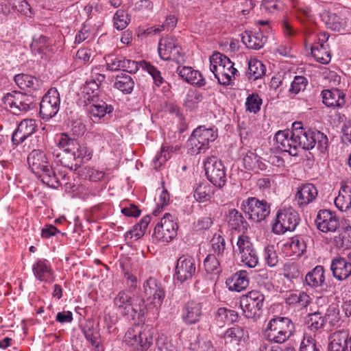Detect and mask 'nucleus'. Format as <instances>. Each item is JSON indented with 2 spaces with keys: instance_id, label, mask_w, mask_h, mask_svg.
Segmentation results:
<instances>
[{
  "instance_id": "nucleus-40",
  "label": "nucleus",
  "mask_w": 351,
  "mask_h": 351,
  "mask_svg": "<svg viewBox=\"0 0 351 351\" xmlns=\"http://www.w3.org/2000/svg\"><path fill=\"white\" fill-rule=\"evenodd\" d=\"M334 245L340 250L351 248V226H347L339 231L333 239Z\"/></svg>"
},
{
  "instance_id": "nucleus-17",
  "label": "nucleus",
  "mask_w": 351,
  "mask_h": 351,
  "mask_svg": "<svg viewBox=\"0 0 351 351\" xmlns=\"http://www.w3.org/2000/svg\"><path fill=\"white\" fill-rule=\"evenodd\" d=\"M114 304L119 313L134 318L136 315H141L143 309L140 305H136L132 300V297L126 291H120L114 299Z\"/></svg>"
},
{
  "instance_id": "nucleus-62",
  "label": "nucleus",
  "mask_w": 351,
  "mask_h": 351,
  "mask_svg": "<svg viewBox=\"0 0 351 351\" xmlns=\"http://www.w3.org/2000/svg\"><path fill=\"white\" fill-rule=\"evenodd\" d=\"M317 132L319 134V138L315 137L314 139L315 147L321 153H325L328 147V139L326 134L317 130Z\"/></svg>"
},
{
  "instance_id": "nucleus-41",
  "label": "nucleus",
  "mask_w": 351,
  "mask_h": 351,
  "mask_svg": "<svg viewBox=\"0 0 351 351\" xmlns=\"http://www.w3.org/2000/svg\"><path fill=\"white\" fill-rule=\"evenodd\" d=\"M238 315L233 310L226 308H219L215 315L216 324L219 327H223L226 323H232L237 319Z\"/></svg>"
},
{
  "instance_id": "nucleus-24",
  "label": "nucleus",
  "mask_w": 351,
  "mask_h": 351,
  "mask_svg": "<svg viewBox=\"0 0 351 351\" xmlns=\"http://www.w3.org/2000/svg\"><path fill=\"white\" fill-rule=\"evenodd\" d=\"M160 57L164 60L176 58L179 54L178 46L172 37H167L160 40L158 48Z\"/></svg>"
},
{
  "instance_id": "nucleus-47",
  "label": "nucleus",
  "mask_w": 351,
  "mask_h": 351,
  "mask_svg": "<svg viewBox=\"0 0 351 351\" xmlns=\"http://www.w3.org/2000/svg\"><path fill=\"white\" fill-rule=\"evenodd\" d=\"M113 111V107L108 105L105 102L98 104H92L88 108V112L93 117L101 118L106 114H110Z\"/></svg>"
},
{
  "instance_id": "nucleus-6",
  "label": "nucleus",
  "mask_w": 351,
  "mask_h": 351,
  "mask_svg": "<svg viewBox=\"0 0 351 351\" xmlns=\"http://www.w3.org/2000/svg\"><path fill=\"white\" fill-rule=\"evenodd\" d=\"M265 295L260 291L252 290L240 298L243 315L248 319L256 320L262 314Z\"/></svg>"
},
{
  "instance_id": "nucleus-59",
  "label": "nucleus",
  "mask_w": 351,
  "mask_h": 351,
  "mask_svg": "<svg viewBox=\"0 0 351 351\" xmlns=\"http://www.w3.org/2000/svg\"><path fill=\"white\" fill-rule=\"evenodd\" d=\"M264 259L266 264L271 267L276 266L278 262L277 254L274 246H268L264 249Z\"/></svg>"
},
{
  "instance_id": "nucleus-16",
  "label": "nucleus",
  "mask_w": 351,
  "mask_h": 351,
  "mask_svg": "<svg viewBox=\"0 0 351 351\" xmlns=\"http://www.w3.org/2000/svg\"><path fill=\"white\" fill-rule=\"evenodd\" d=\"M145 296L156 306H160L165 297V288L160 281L149 277L143 283Z\"/></svg>"
},
{
  "instance_id": "nucleus-52",
  "label": "nucleus",
  "mask_w": 351,
  "mask_h": 351,
  "mask_svg": "<svg viewBox=\"0 0 351 351\" xmlns=\"http://www.w3.org/2000/svg\"><path fill=\"white\" fill-rule=\"evenodd\" d=\"M326 322L332 325H336L340 320L339 308L337 304H330L326 312L325 316L324 317Z\"/></svg>"
},
{
  "instance_id": "nucleus-11",
  "label": "nucleus",
  "mask_w": 351,
  "mask_h": 351,
  "mask_svg": "<svg viewBox=\"0 0 351 351\" xmlns=\"http://www.w3.org/2000/svg\"><path fill=\"white\" fill-rule=\"evenodd\" d=\"M204 169L208 180L215 186L222 188L226 182V168L222 162L215 156L206 158Z\"/></svg>"
},
{
  "instance_id": "nucleus-58",
  "label": "nucleus",
  "mask_w": 351,
  "mask_h": 351,
  "mask_svg": "<svg viewBox=\"0 0 351 351\" xmlns=\"http://www.w3.org/2000/svg\"><path fill=\"white\" fill-rule=\"evenodd\" d=\"M12 8H16L21 14L31 16L32 12L29 4L26 0H8Z\"/></svg>"
},
{
  "instance_id": "nucleus-63",
  "label": "nucleus",
  "mask_w": 351,
  "mask_h": 351,
  "mask_svg": "<svg viewBox=\"0 0 351 351\" xmlns=\"http://www.w3.org/2000/svg\"><path fill=\"white\" fill-rule=\"evenodd\" d=\"M300 351H319L316 341L311 337H304L300 346Z\"/></svg>"
},
{
  "instance_id": "nucleus-60",
  "label": "nucleus",
  "mask_w": 351,
  "mask_h": 351,
  "mask_svg": "<svg viewBox=\"0 0 351 351\" xmlns=\"http://www.w3.org/2000/svg\"><path fill=\"white\" fill-rule=\"evenodd\" d=\"M170 157L169 147H162L160 152L156 155L153 160L155 168L160 167L162 164L166 162Z\"/></svg>"
},
{
  "instance_id": "nucleus-12",
  "label": "nucleus",
  "mask_w": 351,
  "mask_h": 351,
  "mask_svg": "<svg viewBox=\"0 0 351 351\" xmlns=\"http://www.w3.org/2000/svg\"><path fill=\"white\" fill-rule=\"evenodd\" d=\"M60 98L56 88H50L40 103L39 115L44 120L55 117L60 110Z\"/></svg>"
},
{
  "instance_id": "nucleus-34",
  "label": "nucleus",
  "mask_w": 351,
  "mask_h": 351,
  "mask_svg": "<svg viewBox=\"0 0 351 351\" xmlns=\"http://www.w3.org/2000/svg\"><path fill=\"white\" fill-rule=\"evenodd\" d=\"M335 204L341 211L351 208V184L341 186L338 196L335 199Z\"/></svg>"
},
{
  "instance_id": "nucleus-51",
  "label": "nucleus",
  "mask_w": 351,
  "mask_h": 351,
  "mask_svg": "<svg viewBox=\"0 0 351 351\" xmlns=\"http://www.w3.org/2000/svg\"><path fill=\"white\" fill-rule=\"evenodd\" d=\"M325 322V319L322 313L315 312L308 315L306 324L311 330L317 331L324 326Z\"/></svg>"
},
{
  "instance_id": "nucleus-54",
  "label": "nucleus",
  "mask_w": 351,
  "mask_h": 351,
  "mask_svg": "<svg viewBox=\"0 0 351 351\" xmlns=\"http://www.w3.org/2000/svg\"><path fill=\"white\" fill-rule=\"evenodd\" d=\"M193 346L195 351H215L211 341L205 336H198Z\"/></svg>"
},
{
  "instance_id": "nucleus-31",
  "label": "nucleus",
  "mask_w": 351,
  "mask_h": 351,
  "mask_svg": "<svg viewBox=\"0 0 351 351\" xmlns=\"http://www.w3.org/2000/svg\"><path fill=\"white\" fill-rule=\"evenodd\" d=\"M14 82L21 89L28 91L37 90L43 85V82L37 77L23 73L15 75Z\"/></svg>"
},
{
  "instance_id": "nucleus-7",
  "label": "nucleus",
  "mask_w": 351,
  "mask_h": 351,
  "mask_svg": "<svg viewBox=\"0 0 351 351\" xmlns=\"http://www.w3.org/2000/svg\"><path fill=\"white\" fill-rule=\"evenodd\" d=\"M33 98L20 91L8 93L3 98L2 102L6 108L15 115H20L28 112L33 108Z\"/></svg>"
},
{
  "instance_id": "nucleus-56",
  "label": "nucleus",
  "mask_w": 351,
  "mask_h": 351,
  "mask_svg": "<svg viewBox=\"0 0 351 351\" xmlns=\"http://www.w3.org/2000/svg\"><path fill=\"white\" fill-rule=\"evenodd\" d=\"M114 26L118 30L124 29L128 25V14L122 10L116 12L113 17Z\"/></svg>"
},
{
  "instance_id": "nucleus-14",
  "label": "nucleus",
  "mask_w": 351,
  "mask_h": 351,
  "mask_svg": "<svg viewBox=\"0 0 351 351\" xmlns=\"http://www.w3.org/2000/svg\"><path fill=\"white\" fill-rule=\"evenodd\" d=\"M152 336L145 330L142 326L136 325L130 328L124 337L125 342L131 346L141 348L142 351L147 350L152 343Z\"/></svg>"
},
{
  "instance_id": "nucleus-9",
  "label": "nucleus",
  "mask_w": 351,
  "mask_h": 351,
  "mask_svg": "<svg viewBox=\"0 0 351 351\" xmlns=\"http://www.w3.org/2000/svg\"><path fill=\"white\" fill-rule=\"evenodd\" d=\"M241 209L254 222H261L270 214V204L265 199L250 197L243 200Z\"/></svg>"
},
{
  "instance_id": "nucleus-10",
  "label": "nucleus",
  "mask_w": 351,
  "mask_h": 351,
  "mask_svg": "<svg viewBox=\"0 0 351 351\" xmlns=\"http://www.w3.org/2000/svg\"><path fill=\"white\" fill-rule=\"evenodd\" d=\"M178 226L173 217L166 213L154 228L153 239L156 242H170L177 235Z\"/></svg>"
},
{
  "instance_id": "nucleus-4",
  "label": "nucleus",
  "mask_w": 351,
  "mask_h": 351,
  "mask_svg": "<svg viewBox=\"0 0 351 351\" xmlns=\"http://www.w3.org/2000/svg\"><path fill=\"white\" fill-rule=\"evenodd\" d=\"M294 331V324L289 318L276 317L268 322L265 336L269 341L282 343L290 338Z\"/></svg>"
},
{
  "instance_id": "nucleus-21",
  "label": "nucleus",
  "mask_w": 351,
  "mask_h": 351,
  "mask_svg": "<svg viewBox=\"0 0 351 351\" xmlns=\"http://www.w3.org/2000/svg\"><path fill=\"white\" fill-rule=\"evenodd\" d=\"M317 195V189L313 184H302L297 188L295 200L299 207L304 208L314 202Z\"/></svg>"
},
{
  "instance_id": "nucleus-23",
  "label": "nucleus",
  "mask_w": 351,
  "mask_h": 351,
  "mask_svg": "<svg viewBox=\"0 0 351 351\" xmlns=\"http://www.w3.org/2000/svg\"><path fill=\"white\" fill-rule=\"evenodd\" d=\"M295 141L298 145V149L309 150L315 147L313 138H319V134L316 130H295Z\"/></svg>"
},
{
  "instance_id": "nucleus-2",
  "label": "nucleus",
  "mask_w": 351,
  "mask_h": 351,
  "mask_svg": "<svg viewBox=\"0 0 351 351\" xmlns=\"http://www.w3.org/2000/svg\"><path fill=\"white\" fill-rule=\"evenodd\" d=\"M27 162L32 171L44 184L51 188L58 187L60 181L44 152L40 149H34L28 155Z\"/></svg>"
},
{
  "instance_id": "nucleus-37",
  "label": "nucleus",
  "mask_w": 351,
  "mask_h": 351,
  "mask_svg": "<svg viewBox=\"0 0 351 351\" xmlns=\"http://www.w3.org/2000/svg\"><path fill=\"white\" fill-rule=\"evenodd\" d=\"M210 246L213 254H215L219 259H227L228 252L226 247V240L223 236L215 234L210 239Z\"/></svg>"
},
{
  "instance_id": "nucleus-55",
  "label": "nucleus",
  "mask_w": 351,
  "mask_h": 351,
  "mask_svg": "<svg viewBox=\"0 0 351 351\" xmlns=\"http://www.w3.org/2000/svg\"><path fill=\"white\" fill-rule=\"evenodd\" d=\"M261 104L262 99L256 94L249 95L245 102L247 110L254 114L260 110Z\"/></svg>"
},
{
  "instance_id": "nucleus-42",
  "label": "nucleus",
  "mask_w": 351,
  "mask_h": 351,
  "mask_svg": "<svg viewBox=\"0 0 351 351\" xmlns=\"http://www.w3.org/2000/svg\"><path fill=\"white\" fill-rule=\"evenodd\" d=\"M225 259H219L215 254H209L204 261V266L207 273L219 275L221 272V262Z\"/></svg>"
},
{
  "instance_id": "nucleus-13",
  "label": "nucleus",
  "mask_w": 351,
  "mask_h": 351,
  "mask_svg": "<svg viewBox=\"0 0 351 351\" xmlns=\"http://www.w3.org/2000/svg\"><path fill=\"white\" fill-rule=\"evenodd\" d=\"M237 246L241 262L250 268L255 267L258 263V256L250 238L245 233L243 232L239 236Z\"/></svg>"
},
{
  "instance_id": "nucleus-50",
  "label": "nucleus",
  "mask_w": 351,
  "mask_h": 351,
  "mask_svg": "<svg viewBox=\"0 0 351 351\" xmlns=\"http://www.w3.org/2000/svg\"><path fill=\"white\" fill-rule=\"evenodd\" d=\"M140 65L143 70L147 71L152 77L154 84L157 86H160L163 83L164 79L161 75L160 71L151 64L150 62L143 60L140 62Z\"/></svg>"
},
{
  "instance_id": "nucleus-53",
  "label": "nucleus",
  "mask_w": 351,
  "mask_h": 351,
  "mask_svg": "<svg viewBox=\"0 0 351 351\" xmlns=\"http://www.w3.org/2000/svg\"><path fill=\"white\" fill-rule=\"evenodd\" d=\"M83 93L86 95V99L88 101H94L95 98L97 97L99 93V85L96 81L86 82L84 88Z\"/></svg>"
},
{
  "instance_id": "nucleus-61",
  "label": "nucleus",
  "mask_w": 351,
  "mask_h": 351,
  "mask_svg": "<svg viewBox=\"0 0 351 351\" xmlns=\"http://www.w3.org/2000/svg\"><path fill=\"white\" fill-rule=\"evenodd\" d=\"M306 79L303 76H295L291 82L289 91L295 95L300 90H304L306 86Z\"/></svg>"
},
{
  "instance_id": "nucleus-48",
  "label": "nucleus",
  "mask_w": 351,
  "mask_h": 351,
  "mask_svg": "<svg viewBox=\"0 0 351 351\" xmlns=\"http://www.w3.org/2000/svg\"><path fill=\"white\" fill-rule=\"evenodd\" d=\"M286 246H289L293 254L298 257L303 254L306 247L304 239L299 236L292 237Z\"/></svg>"
},
{
  "instance_id": "nucleus-1",
  "label": "nucleus",
  "mask_w": 351,
  "mask_h": 351,
  "mask_svg": "<svg viewBox=\"0 0 351 351\" xmlns=\"http://www.w3.org/2000/svg\"><path fill=\"white\" fill-rule=\"evenodd\" d=\"M56 141L57 145L62 149L57 157H60L59 161L64 167L71 169L73 166L77 168L92 158V150L84 145L79 144L76 139L71 138L66 133L58 135Z\"/></svg>"
},
{
  "instance_id": "nucleus-22",
  "label": "nucleus",
  "mask_w": 351,
  "mask_h": 351,
  "mask_svg": "<svg viewBox=\"0 0 351 351\" xmlns=\"http://www.w3.org/2000/svg\"><path fill=\"white\" fill-rule=\"evenodd\" d=\"M202 315V304L193 300L186 302L182 310V319L186 324H194L198 322Z\"/></svg>"
},
{
  "instance_id": "nucleus-44",
  "label": "nucleus",
  "mask_w": 351,
  "mask_h": 351,
  "mask_svg": "<svg viewBox=\"0 0 351 351\" xmlns=\"http://www.w3.org/2000/svg\"><path fill=\"white\" fill-rule=\"evenodd\" d=\"M134 86V82L131 76L125 74L117 75L115 80L114 87L123 93H130Z\"/></svg>"
},
{
  "instance_id": "nucleus-45",
  "label": "nucleus",
  "mask_w": 351,
  "mask_h": 351,
  "mask_svg": "<svg viewBox=\"0 0 351 351\" xmlns=\"http://www.w3.org/2000/svg\"><path fill=\"white\" fill-rule=\"evenodd\" d=\"M328 49V45H313L311 47V54L318 62L328 64L330 61Z\"/></svg>"
},
{
  "instance_id": "nucleus-49",
  "label": "nucleus",
  "mask_w": 351,
  "mask_h": 351,
  "mask_svg": "<svg viewBox=\"0 0 351 351\" xmlns=\"http://www.w3.org/2000/svg\"><path fill=\"white\" fill-rule=\"evenodd\" d=\"M212 189L208 184H199L194 192V197L199 202H205L211 198Z\"/></svg>"
},
{
  "instance_id": "nucleus-29",
  "label": "nucleus",
  "mask_w": 351,
  "mask_h": 351,
  "mask_svg": "<svg viewBox=\"0 0 351 351\" xmlns=\"http://www.w3.org/2000/svg\"><path fill=\"white\" fill-rule=\"evenodd\" d=\"M241 40L247 48L258 50L264 46L267 38L260 30L254 32L245 31L241 34Z\"/></svg>"
},
{
  "instance_id": "nucleus-36",
  "label": "nucleus",
  "mask_w": 351,
  "mask_h": 351,
  "mask_svg": "<svg viewBox=\"0 0 351 351\" xmlns=\"http://www.w3.org/2000/svg\"><path fill=\"white\" fill-rule=\"evenodd\" d=\"M32 52L38 54L41 58L49 55L51 49V42L45 36H40L37 38H34L30 45Z\"/></svg>"
},
{
  "instance_id": "nucleus-19",
  "label": "nucleus",
  "mask_w": 351,
  "mask_h": 351,
  "mask_svg": "<svg viewBox=\"0 0 351 351\" xmlns=\"http://www.w3.org/2000/svg\"><path fill=\"white\" fill-rule=\"evenodd\" d=\"M295 131H278L274 136L277 148L281 152H288L291 156H297L298 145L295 141Z\"/></svg>"
},
{
  "instance_id": "nucleus-43",
  "label": "nucleus",
  "mask_w": 351,
  "mask_h": 351,
  "mask_svg": "<svg viewBox=\"0 0 351 351\" xmlns=\"http://www.w3.org/2000/svg\"><path fill=\"white\" fill-rule=\"evenodd\" d=\"M265 66L256 59H250L248 62V77L253 80L261 78L265 73Z\"/></svg>"
},
{
  "instance_id": "nucleus-33",
  "label": "nucleus",
  "mask_w": 351,
  "mask_h": 351,
  "mask_svg": "<svg viewBox=\"0 0 351 351\" xmlns=\"http://www.w3.org/2000/svg\"><path fill=\"white\" fill-rule=\"evenodd\" d=\"M228 223L232 229L241 231L243 233H245L249 228V224L243 215L234 208L228 211Z\"/></svg>"
},
{
  "instance_id": "nucleus-28",
  "label": "nucleus",
  "mask_w": 351,
  "mask_h": 351,
  "mask_svg": "<svg viewBox=\"0 0 351 351\" xmlns=\"http://www.w3.org/2000/svg\"><path fill=\"white\" fill-rule=\"evenodd\" d=\"M176 72L186 82L191 84H195L199 87L206 84V80L202 74L197 70H194L192 67L179 66Z\"/></svg>"
},
{
  "instance_id": "nucleus-8",
  "label": "nucleus",
  "mask_w": 351,
  "mask_h": 351,
  "mask_svg": "<svg viewBox=\"0 0 351 351\" xmlns=\"http://www.w3.org/2000/svg\"><path fill=\"white\" fill-rule=\"evenodd\" d=\"M300 221V215L293 208L280 209L278 211L275 222L272 225V230L276 234L293 231Z\"/></svg>"
},
{
  "instance_id": "nucleus-20",
  "label": "nucleus",
  "mask_w": 351,
  "mask_h": 351,
  "mask_svg": "<svg viewBox=\"0 0 351 351\" xmlns=\"http://www.w3.org/2000/svg\"><path fill=\"white\" fill-rule=\"evenodd\" d=\"M37 130V125L35 119H25L20 122L17 128L12 136V141L14 145L23 143L28 137L31 136Z\"/></svg>"
},
{
  "instance_id": "nucleus-18",
  "label": "nucleus",
  "mask_w": 351,
  "mask_h": 351,
  "mask_svg": "<svg viewBox=\"0 0 351 351\" xmlns=\"http://www.w3.org/2000/svg\"><path fill=\"white\" fill-rule=\"evenodd\" d=\"M317 228L325 233L335 232L339 228V220L336 214L329 210H320L316 217Z\"/></svg>"
},
{
  "instance_id": "nucleus-35",
  "label": "nucleus",
  "mask_w": 351,
  "mask_h": 351,
  "mask_svg": "<svg viewBox=\"0 0 351 351\" xmlns=\"http://www.w3.org/2000/svg\"><path fill=\"white\" fill-rule=\"evenodd\" d=\"M244 167L250 171L258 173L266 169V165L263 162L262 158L256 153L248 151L243 158Z\"/></svg>"
},
{
  "instance_id": "nucleus-3",
  "label": "nucleus",
  "mask_w": 351,
  "mask_h": 351,
  "mask_svg": "<svg viewBox=\"0 0 351 351\" xmlns=\"http://www.w3.org/2000/svg\"><path fill=\"white\" fill-rule=\"evenodd\" d=\"M210 70L217 79L218 82L223 86H228L238 71L234 67V63L225 55L215 52L210 58Z\"/></svg>"
},
{
  "instance_id": "nucleus-30",
  "label": "nucleus",
  "mask_w": 351,
  "mask_h": 351,
  "mask_svg": "<svg viewBox=\"0 0 351 351\" xmlns=\"http://www.w3.org/2000/svg\"><path fill=\"white\" fill-rule=\"evenodd\" d=\"M349 333L347 330H341L333 332L329 338V351H346Z\"/></svg>"
},
{
  "instance_id": "nucleus-25",
  "label": "nucleus",
  "mask_w": 351,
  "mask_h": 351,
  "mask_svg": "<svg viewBox=\"0 0 351 351\" xmlns=\"http://www.w3.org/2000/svg\"><path fill=\"white\" fill-rule=\"evenodd\" d=\"M35 277L43 282H51L54 279L51 264L46 259L38 260L32 266Z\"/></svg>"
},
{
  "instance_id": "nucleus-64",
  "label": "nucleus",
  "mask_w": 351,
  "mask_h": 351,
  "mask_svg": "<svg viewBox=\"0 0 351 351\" xmlns=\"http://www.w3.org/2000/svg\"><path fill=\"white\" fill-rule=\"evenodd\" d=\"M156 347L158 351H174L173 346L164 335H161L157 339Z\"/></svg>"
},
{
  "instance_id": "nucleus-32",
  "label": "nucleus",
  "mask_w": 351,
  "mask_h": 351,
  "mask_svg": "<svg viewBox=\"0 0 351 351\" xmlns=\"http://www.w3.org/2000/svg\"><path fill=\"white\" fill-rule=\"evenodd\" d=\"M228 289L231 291L240 292L249 285V278L246 271L240 270L234 274L226 280Z\"/></svg>"
},
{
  "instance_id": "nucleus-39",
  "label": "nucleus",
  "mask_w": 351,
  "mask_h": 351,
  "mask_svg": "<svg viewBox=\"0 0 351 351\" xmlns=\"http://www.w3.org/2000/svg\"><path fill=\"white\" fill-rule=\"evenodd\" d=\"M324 269L323 266L317 265L311 271H309L305 277L306 285L311 287H318L324 282Z\"/></svg>"
},
{
  "instance_id": "nucleus-38",
  "label": "nucleus",
  "mask_w": 351,
  "mask_h": 351,
  "mask_svg": "<svg viewBox=\"0 0 351 351\" xmlns=\"http://www.w3.org/2000/svg\"><path fill=\"white\" fill-rule=\"evenodd\" d=\"M322 21L325 23L327 28L337 32L345 29L347 23L344 18L332 12L324 13L322 15Z\"/></svg>"
},
{
  "instance_id": "nucleus-26",
  "label": "nucleus",
  "mask_w": 351,
  "mask_h": 351,
  "mask_svg": "<svg viewBox=\"0 0 351 351\" xmlns=\"http://www.w3.org/2000/svg\"><path fill=\"white\" fill-rule=\"evenodd\" d=\"M330 269L333 276L339 280H346L351 275V264L343 257L333 258Z\"/></svg>"
},
{
  "instance_id": "nucleus-15",
  "label": "nucleus",
  "mask_w": 351,
  "mask_h": 351,
  "mask_svg": "<svg viewBox=\"0 0 351 351\" xmlns=\"http://www.w3.org/2000/svg\"><path fill=\"white\" fill-rule=\"evenodd\" d=\"M196 267L195 259L188 254L181 256L177 261L174 278L183 283L191 280L195 275Z\"/></svg>"
},
{
  "instance_id": "nucleus-5",
  "label": "nucleus",
  "mask_w": 351,
  "mask_h": 351,
  "mask_svg": "<svg viewBox=\"0 0 351 351\" xmlns=\"http://www.w3.org/2000/svg\"><path fill=\"white\" fill-rule=\"evenodd\" d=\"M217 136V130L214 128L200 125L193 131L187 141V147L191 154L204 153Z\"/></svg>"
},
{
  "instance_id": "nucleus-57",
  "label": "nucleus",
  "mask_w": 351,
  "mask_h": 351,
  "mask_svg": "<svg viewBox=\"0 0 351 351\" xmlns=\"http://www.w3.org/2000/svg\"><path fill=\"white\" fill-rule=\"evenodd\" d=\"M106 62V68L110 71H118L121 69L123 60L124 57L119 56L108 55L105 58Z\"/></svg>"
},
{
  "instance_id": "nucleus-46",
  "label": "nucleus",
  "mask_w": 351,
  "mask_h": 351,
  "mask_svg": "<svg viewBox=\"0 0 351 351\" xmlns=\"http://www.w3.org/2000/svg\"><path fill=\"white\" fill-rule=\"evenodd\" d=\"M226 339H230V341H245L248 337L249 334L247 330L240 326H234L228 328L224 333Z\"/></svg>"
},
{
  "instance_id": "nucleus-27",
  "label": "nucleus",
  "mask_w": 351,
  "mask_h": 351,
  "mask_svg": "<svg viewBox=\"0 0 351 351\" xmlns=\"http://www.w3.org/2000/svg\"><path fill=\"white\" fill-rule=\"evenodd\" d=\"M322 101L328 107H343L346 104L345 94L338 88L324 90Z\"/></svg>"
}]
</instances>
